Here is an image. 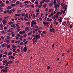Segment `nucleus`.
<instances>
[{
  "mask_svg": "<svg viewBox=\"0 0 73 73\" xmlns=\"http://www.w3.org/2000/svg\"><path fill=\"white\" fill-rule=\"evenodd\" d=\"M46 3H49L50 2V0H46L45 1Z\"/></svg>",
  "mask_w": 73,
  "mask_h": 73,
  "instance_id": "33",
  "label": "nucleus"
},
{
  "mask_svg": "<svg viewBox=\"0 0 73 73\" xmlns=\"http://www.w3.org/2000/svg\"><path fill=\"white\" fill-rule=\"evenodd\" d=\"M57 3H58L59 4H61V1H60L58 0H57Z\"/></svg>",
  "mask_w": 73,
  "mask_h": 73,
  "instance_id": "25",
  "label": "nucleus"
},
{
  "mask_svg": "<svg viewBox=\"0 0 73 73\" xmlns=\"http://www.w3.org/2000/svg\"><path fill=\"white\" fill-rule=\"evenodd\" d=\"M44 1H45V0H43L40 3V4H43V3H44Z\"/></svg>",
  "mask_w": 73,
  "mask_h": 73,
  "instance_id": "19",
  "label": "nucleus"
},
{
  "mask_svg": "<svg viewBox=\"0 0 73 73\" xmlns=\"http://www.w3.org/2000/svg\"><path fill=\"white\" fill-rule=\"evenodd\" d=\"M7 32H12V30H11V29H9L8 30H7Z\"/></svg>",
  "mask_w": 73,
  "mask_h": 73,
  "instance_id": "32",
  "label": "nucleus"
},
{
  "mask_svg": "<svg viewBox=\"0 0 73 73\" xmlns=\"http://www.w3.org/2000/svg\"><path fill=\"white\" fill-rule=\"evenodd\" d=\"M2 22L3 24H4V25H5L6 23L7 22H6V20H5V19L3 20L2 21Z\"/></svg>",
  "mask_w": 73,
  "mask_h": 73,
  "instance_id": "4",
  "label": "nucleus"
},
{
  "mask_svg": "<svg viewBox=\"0 0 73 73\" xmlns=\"http://www.w3.org/2000/svg\"><path fill=\"white\" fill-rule=\"evenodd\" d=\"M53 11V9H48V12H52Z\"/></svg>",
  "mask_w": 73,
  "mask_h": 73,
  "instance_id": "17",
  "label": "nucleus"
},
{
  "mask_svg": "<svg viewBox=\"0 0 73 73\" xmlns=\"http://www.w3.org/2000/svg\"><path fill=\"white\" fill-rule=\"evenodd\" d=\"M9 62V64H12V63L13 62V61H12V60H10Z\"/></svg>",
  "mask_w": 73,
  "mask_h": 73,
  "instance_id": "42",
  "label": "nucleus"
},
{
  "mask_svg": "<svg viewBox=\"0 0 73 73\" xmlns=\"http://www.w3.org/2000/svg\"><path fill=\"white\" fill-rule=\"evenodd\" d=\"M12 12V11L11 10H10V11H9V12L8 13V14H11V13Z\"/></svg>",
  "mask_w": 73,
  "mask_h": 73,
  "instance_id": "44",
  "label": "nucleus"
},
{
  "mask_svg": "<svg viewBox=\"0 0 73 73\" xmlns=\"http://www.w3.org/2000/svg\"><path fill=\"white\" fill-rule=\"evenodd\" d=\"M11 7H15V4H11Z\"/></svg>",
  "mask_w": 73,
  "mask_h": 73,
  "instance_id": "46",
  "label": "nucleus"
},
{
  "mask_svg": "<svg viewBox=\"0 0 73 73\" xmlns=\"http://www.w3.org/2000/svg\"><path fill=\"white\" fill-rule=\"evenodd\" d=\"M52 5H53V2H52V3H50L49 4V6H50V7H51Z\"/></svg>",
  "mask_w": 73,
  "mask_h": 73,
  "instance_id": "16",
  "label": "nucleus"
},
{
  "mask_svg": "<svg viewBox=\"0 0 73 73\" xmlns=\"http://www.w3.org/2000/svg\"><path fill=\"white\" fill-rule=\"evenodd\" d=\"M9 16L5 17H4V19H8L9 18Z\"/></svg>",
  "mask_w": 73,
  "mask_h": 73,
  "instance_id": "51",
  "label": "nucleus"
},
{
  "mask_svg": "<svg viewBox=\"0 0 73 73\" xmlns=\"http://www.w3.org/2000/svg\"><path fill=\"white\" fill-rule=\"evenodd\" d=\"M58 21H59V22L60 23H62V19H58Z\"/></svg>",
  "mask_w": 73,
  "mask_h": 73,
  "instance_id": "6",
  "label": "nucleus"
},
{
  "mask_svg": "<svg viewBox=\"0 0 73 73\" xmlns=\"http://www.w3.org/2000/svg\"><path fill=\"white\" fill-rule=\"evenodd\" d=\"M16 27H19V25L17 24H15Z\"/></svg>",
  "mask_w": 73,
  "mask_h": 73,
  "instance_id": "60",
  "label": "nucleus"
},
{
  "mask_svg": "<svg viewBox=\"0 0 73 73\" xmlns=\"http://www.w3.org/2000/svg\"><path fill=\"white\" fill-rule=\"evenodd\" d=\"M31 23H32L33 24V25H36L37 24V23L36 22H35L34 21H33Z\"/></svg>",
  "mask_w": 73,
  "mask_h": 73,
  "instance_id": "3",
  "label": "nucleus"
},
{
  "mask_svg": "<svg viewBox=\"0 0 73 73\" xmlns=\"http://www.w3.org/2000/svg\"><path fill=\"white\" fill-rule=\"evenodd\" d=\"M31 27H33V24L32 23H31Z\"/></svg>",
  "mask_w": 73,
  "mask_h": 73,
  "instance_id": "62",
  "label": "nucleus"
},
{
  "mask_svg": "<svg viewBox=\"0 0 73 73\" xmlns=\"http://www.w3.org/2000/svg\"><path fill=\"white\" fill-rule=\"evenodd\" d=\"M11 27H12V28H15V24H13V25H11Z\"/></svg>",
  "mask_w": 73,
  "mask_h": 73,
  "instance_id": "7",
  "label": "nucleus"
},
{
  "mask_svg": "<svg viewBox=\"0 0 73 73\" xmlns=\"http://www.w3.org/2000/svg\"><path fill=\"white\" fill-rule=\"evenodd\" d=\"M10 47V44L9 45L7 46V49H8V48H9Z\"/></svg>",
  "mask_w": 73,
  "mask_h": 73,
  "instance_id": "53",
  "label": "nucleus"
},
{
  "mask_svg": "<svg viewBox=\"0 0 73 73\" xmlns=\"http://www.w3.org/2000/svg\"><path fill=\"white\" fill-rule=\"evenodd\" d=\"M11 54H12V51H10L8 53V56H10V55H11Z\"/></svg>",
  "mask_w": 73,
  "mask_h": 73,
  "instance_id": "18",
  "label": "nucleus"
},
{
  "mask_svg": "<svg viewBox=\"0 0 73 73\" xmlns=\"http://www.w3.org/2000/svg\"><path fill=\"white\" fill-rule=\"evenodd\" d=\"M12 8L11 6H8L7 8V9H12Z\"/></svg>",
  "mask_w": 73,
  "mask_h": 73,
  "instance_id": "22",
  "label": "nucleus"
},
{
  "mask_svg": "<svg viewBox=\"0 0 73 73\" xmlns=\"http://www.w3.org/2000/svg\"><path fill=\"white\" fill-rule=\"evenodd\" d=\"M17 13H21V10H19L17 11Z\"/></svg>",
  "mask_w": 73,
  "mask_h": 73,
  "instance_id": "23",
  "label": "nucleus"
},
{
  "mask_svg": "<svg viewBox=\"0 0 73 73\" xmlns=\"http://www.w3.org/2000/svg\"><path fill=\"white\" fill-rule=\"evenodd\" d=\"M54 5H55L56 4V0H54Z\"/></svg>",
  "mask_w": 73,
  "mask_h": 73,
  "instance_id": "28",
  "label": "nucleus"
},
{
  "mask_svg": "<svg viewBox=\"0 0 73 73\" xmlns=\"http://www.w3.org/2000/svg\"><path fill=\"white\" fill-rule=\"evenodd\" d=\"M67 7V5H65L63 7V9H64V10H66V9H67L66 8V7Z\"/></svg>",
  "mask_w": 73,
  "mask_h": 73,
  "instance_id": "11",
  "label": "nucleus"
},
{
  "mask_svg": "<svg viewBox=\"0 0 73 73\" xmlns=\"http://www.w3.org/2000/svg\"><path fill=\"white\" fill-rule=\"evenodd\" d=\"M27 50V46H25L24 48H23V50H24V52H26Z\"/></svg>",
  "mask_w": 73,
  "mask_h": 73,
  "instance_id": "10",
  "label": "nucleus"
},
{
  "mask_svg": "<svg viewBox=\"0 0 73 73\" xmlns=\"http://www.w3.org/2000/svg\"><path fill=\"white\" fill-rule=\"evenodd\" d=\"M7 71H8V70H5L4 69L3 70V71L4 73H7Z\"/></svg>",
  "mask_w": 73,
  "mask_h": 73,
  "instance_id": "12",
  "label": "nucleus"
},
{
  "mask_svg": "<svg viewBox=\"0 0 73 73\" xmlns=\"http://www.w3.org/2000/svg\"><path fill=\"white\" fill-rule=\"evenodd\" d=\"M54 28H52V29H50V32H52V31H54Z\"/></svg>",
  "mask_w": 73,
  "mask_h": 73,
  "instance_id": "14",
  "label": "nucleus"
},
{
  "mask_svg": "<svg viewBox=\"0 0 73 73\" xmlns=\"http://www.w3.org/2000/svg\"><path fill=\"white\" fill-rule=\"evenodd\" d=\"M22 16H24L25 15V13H24L21 14Z\"/></svg>",
  "mask_w": 73,
  "mask_h": 73,
  "instance_id": "50",
  "label": "nucleus"
},
{
  "mask_svg": "<svg viewBox=\"0 0 73 73\" xmlns=\"http://www.w3.org/2000/svg\"><path fill=\"white\" fill-rule=\"evenodd\" d=\"M27 42H28V41H27L25 42L24 43V44L25 45H27Z\"/></svg>",
  "mask_w": 73,
  "mask_h": 73,
  "instance_id": "41",
  "label": "nucleus"
},
{
  "mask_svg": "<svg viewBox=\"0 0 73 73\" xmlns=\"http://www.w3.org/2000/svg\"><path fill=\"white\" fill-rule=\"evenodd\" d=\"M66 9H65V10H64V11H63V14H64V13H65V11H66Z\"/></svg>",
  "mask_w": 73,
  "mask_h": 73,
  "instance_id": "56",
  "label": "nucleus"
},
{
  "mask_svg": "<svg viewBox=\"0 0 73 73\" xmlns=\"http://www.w3.org/2000/svg\"><path fill=\"white\" fill-rule=\"evenodd\" d=\"M59 7V5L56 4L55 5L54 8H58Z\"/></svg>",
  "mask_w": 73,
  "mask_h": 73,
  "instance_id": "9",
  "label": "nucleus"
},
{
  "mask_svg": "<svg viewBox=\"0 0 73 73\" xmlns=\"http://www.w3.org/2000/svg\"><path fill=\"white\" fill-rule=\"evenodd\" d=\"M31 19L32 18V17H31V14H29V18Z\"/></svg>",
  "mask_w": 73,
  "mask_h": 73,
  "instance_id": "27",
  "label": "nucleus"
},
{
  "mask_svg": "<svg viewBox=\"0 0 73 73\" xmlns=\"http://www.w3.org/2000/svg\"><path fill=\"white\" fill-rule=\"evenodd\" d=\"M6 65H9V62H6Z\"/></svg>",
  "mask_w": 73,
  "mask_h": 73,
  "instance_id": "59",
  "label": "nucleus"
},
{
  "mask_svg": "<svg viewBox=\"0 0 73 73\" xmlns=\"http://www.w3.org/2000/svg\"><path fill=\"white\" fill-rule=\"evenodd\" d=\"M2 32H3L4 34H6V33H7V32L6 31H2Z\"/></svg>",
  "mask_w": 73,
  "mask_h": 73,
  "instance_id": "38",
  "label": "nucleus"
},
{
  "mask_svg": "<svg viewBox=\"0 0 73 73\" xmlns=\"http://www.w3.org/2000/svg\"><path fill=\"white\" fill-rule=\"evenodd\" d=\"M38 10L37 9L36 10V11L37 12H40V11L39 10H40V9H38Z\"/></svg>",
  "mask_w": 73,
  "mask_h": 73,
  "instance_id": "49",
  "label": "nucleus"
},
{
  "mask_svg": "<svg viewBox=\"0 0 73 73\" xmlns=\"http://www.w3.org/2000/svg\"><path fill=\"white\" fill-rule=\"evenodd\" d=\"M25 17H27L28 19H29V17H28V13H26L25 15Z\"/></svg>",
  "mask_w": 73,
  "mask_h": 73,
  "instance_id": "26",
  "label": "nucleus"
},
{
  "mask_svg": "<svg viewBox=\"0 0 73 73\" xmlns=\"http://www.w3.org/2000/svg\"><path fill=\"white\" fill-rule=\"evenodd\" d=\"M17 35L18 37H20V36H21V35L19 34L18 33L17 34Z\"/></svg>",
  "mask_w": 73,
  "mask_h": 73,
  "instance_id": "43",
  "label": "nucleus"
},
{
  "mask_svg": "<svg viewBox=\"0 0 73 73\" xmlns=\"http://www.w3.org/2000/svg\"><path fill=\"white\" fill-rule=\"evenodd\" d=\"M4 54H6V55L8 54V52L7 51H5L4 52Z\"/></svg>",
  "mask_w": 73,
  "mask_h": 73,
  "instance_id": "52",
  "label": "nucleus"
},
{
  "mask_svg": "<svg viewBox=\"0 0 73 73\" xmlns=\"http://www.w3.org/2000/svg\"><path fill=\"white\" fill-rule=\"evenodd\" d=\"M6 37L7 39H10V37L9 36H6Z\"/></svg>",
  "mask_w": 73,
  "mask_h": 73,
  "instance_id": "37",
  "label": "nucleus"
},
{
  "mask_svg": "<svg viewBox=\"0 0 73 73\" xmlns=\"http://www.w3.org/2000/svg\"><path fill=\"white\" fill-rule=\"evenodd\" d=\"M39 38H40V37L39 36H38V35L37 34L36 35H35V38L36 39H37V40Z\"/></svg>",
  "mask_w": 73,
  "mask_h": 73,
  "instance_id": "1",
  "label": "nucleus"
},
{
  "mask_svg": "<svg viewBox=\"0 0 73 73\" xmlns=\"http://www.w3.org/2000/svg\"><path fill=\"white\" fill-rule=\"evenodd\" d=\"M32 33V31H31L30 32L28 33V35H31Z\"/></svg>",
  "mask_w": 73,
  "mask_h": 73,
  "instance_id": "34",
  "label": "nucleus"
},
{
  "mask_svg": "<svg viewBox=\"0 0 73 73\" xmlns=\"http://www.w3.org/2000/svg\"><path fill=\"white\" fill-rule=\"evenodd\" d=\"M10 42V41L9 40H7V42L6 43L7 44H9V42Z\"/></svg>",
  "mask_w": 73,
  "mask_h": 73,
  "instance_id": "47",
  "label": "nucleus"
},
{
  "mask_svg": "<svg viewBox=\"0 0 73 73\" xmlns=\"http://www.w3.org/2000/svg\"><path fill=\"white\" fill-rule=\"evenodd\" d=\"M4 6H5V5H4V4L3 3H2L1 4V5H0V7H4Z\"/></svg>",
  "mask_w": 73,
  "mask_h": 73,
  "instance_id": "21",
  "label": "nucleus"
},
{
  "mask_svg": "<svg viewBox=\"0 0 73 73\" xmlns=\"http://www.w3.org/2000/svg\"><path fill=\"white\" fill-rule=\"evenodd\" d=\"M15 50H16V49H13L12 50V51L13 52H15Z\"/></svg>",
  "mask_w": 73,
  "mask_h": 73,
  "instance_id": "63",
  "label": "nucleus"
},
{
  "mask_svg": "<svg viewBox=\"0 0 73 73\" xmlns=\"http://www.w3.org/2000/svg\"><path fill=\"white\" fill-rule=\"evenodd\" d=\"M43 23L44 25H48L49 24V22H45L44 21Z\"/></svg>",
  "mask_w": 73,
  "mask_h": 73,
  "instance_id": "2",
  "label": "nucleus"
},
{
  "mask_svg": "<svg viewBox=\"0 0 73 73\" xmlns=\"http://www.w3.org/2000/svg\"><path fill=\"white\" fill-rule=\"evenodd\" d=\"M66 22H64L62 23V25H65L66 24Z\"/></svg>",
  "mask_w": 73,
  "mask_h": 73,
  "instance_id": "20",
  "label": "nucleus"
},
{
  "mask_svg": "<svg viewBox=\"0 0 73 73\" xmlns=\"http://www.w3.org/2000/svg\"><path fill=\"white\" fill-rule=\"evenodd\" d=\"M60 15V12H58L57 13V14L56 15V19H58V15Z\"/></svg>",
  "mask_w": 73,
  "mask_h": 73,
  "instance_id": "5",
  "label": "nucleus"
},
{
  "mask_svg": "<svg viewBox=\"0 0 73 73\" xmlns=\"http://www.w3.org/2000/svg\"><path fill=\"white\" fill-rule=\"evenodd\" d=\"M20 45L22 46L24 45V43L23 42H21L20 43Z\"/></svg>",
  "mask_w": 73,
  "mask_h": 73,
  "instance_id": "29",
  "label": "nucleus"
},
{
  "mask_svg": "<svg viewBox=\"0 0 73 73\" xmlns=\"http://www.w3.org/2000/svg\"><path fill=\"white\" fill-rule=\"evenodd\" d=\"M31 5H27V8H30V7H31Z\"/></svg>",
  "mask_w": 73,
  "mask_h": 73,
  "instance_id": "54",
  "label": "nucleus"
},
{
  "mask_svg": "<svg viewBox=\"0 0 73 73\" xmlns=\"http://www.w3.org/2000/svg\"><path fill=\"white\" fill-rule=\"evenodd\" d=\"M50 29H52V24H51L50 27Z\"/></svg>",
  "mask_w": 73,
  "mask_h": 73,
  "instance_id": "58",
  "label": "nucleus"
},
{
  "mask_svg": "<svg viewBox=\"0 0 73 73\" xmlns=\"http://www.w3.org/2000/svg\"><path fill=\"white\" fill-rule=\"evenodd\" d=\"M7 62V60H5L3 62V64H4V63H5V64H6Z\"/></svg>",
  "mask_w": 73,
  "mask_h": 73,
  "instance_id": "35",
  "label": "nucleus"
},
{
  "mask_svg": "<svg viewBox=\"0 0 73 73\" xmlns=\"http://www.w3.org/2000/svg\"><path fill=\"white\" fill-rule=\"evenodd\" d=\"M19 3H20V2L19 1H17L16 3V5H18L19 4Z\"/></svg>",
  "mask_w": 73,
  "mask_h": 73,
  "instance_id": "31",
  "label": "nucleus"
},
{
  "mask_svg": "<svg viewBox=\"0 0 73 73\" xmlns=\"http://www.w3.org/2000/svg\"><path fill=\"white\" fill-rule=\"evenodd\" d=\"M6 56H7L5 55H3V56H2V57L3 58H4V57H6Z\"/></svg>",
  "mask_w": 73,
  "mask_h": 73,
  "instance_id": "57",
  "label": "nucleus"
},
{
  "mask_svg": "<svg viewBox=\"0 0 73 73\" xmlns=\"http://www.w3.org/2000/svg\"><path fill=\"white\" fill-rule=\"evenodd\" d=\"M2 56H3V54H0V58H1L2 57Z\"/></svg>",
  "mask_w": 73,
  "mask_h": 73,
  "instance_id": "45",
  "label": "nucleus"
},
{
  "mask_svg": "<svg viewBox=\"0 0 73 73\" xmlns=\"http://www.w3.org/2000/svg\"><path fill=\"white\" fill-rule=\"evenodd\" d=\"M6 3V4H9V1L8 0H7Z\"/></svg>",
  "mask_w": 73,
  "mask_h": 73,
  "instance_id": "36",
  "label": "nucleus"
},
{
  "mask_svg": "<svg viewBox=\"0 0 73 73\" xmlns=\"http://www.w3.org/2000/svg\"><path fill=\"white\" fill-rule=\"evenodd\" d=\"M14 42H15V40H12L11 42V43H12L13 44H14Z\"/></svg>",
  "mask_w": 73,
  "mask_h": 73,
  "instance_id": "48",
  "label": "nucleus"
},
{
  "mask_svg": "<svg viewBox=\"0 0 73 73\" xmlns=\"http://www.w3.org/2000/svg\"><path fill=\"white\" fill-rule=\"evenodd\" d=\"M19 34H20L21 35H23V32H22V31H20L19 32Z\"/></svg>",
  "mask_w": 73,
  "mask_h": 73,
  "instance_id": "39",
  "label": "nucleus"
},
{
  "mask_svg": "<svg viewBox=\"0 0 73 73\" xmlns=\"http://www.w3.org/2000/svg\"><path fill=\"white\" fill-rule=\"evenodd\" d=\"M31 8H34L35 7V6L34 5H32L31 6Z\"/></svg>",
  "mask_w": 73,
  "mask_h": 73,
  "instance_id": "64",
  "label": "nucleus"
},
{
  "mask_svg": "<svg viewBox=\"0 0 73 73\" xmlns=\"http://www.w3.org/2000/svg\"><path fill=\"white\" fill-rule=\"evenodd\" d=\"M38 1H37V0H36V1L35 2V4H38Z\"/></svg>",
  "mask_w": 73,
  "mask_h": 73,
  "instance_id": "30",
  "label": "nucleus"
},
{
  "mask_svg": "<svg viewBox=\"0 0 73 73\" xmlns=\"http://www.w3.org/2000/svg\"><path fill=\"white\" fill-rule=\"evenodd\" d=\"M9 25H12V24H13V23L12 22H9L8 23Z\"/></svg>",
  "mask_w": 73,
  "mask_h": 73,
  "instance_id": "15",
  "label": "nucleus"
},
{
  "mask_svg": "<svg viewBox=\"0 0 73 73\" xmlns=\"http://www.w3.org/2000/svg\"><path fill=\"white\" fill-rule=\"evenodd\" d=\"M48 11V9L47 8H46L45 9V11H46V12H47Z\"/></svg>",
  "mask_w": 73,
  "mask_h": 73,
  "instance_id": "61",
  "label": "nucleus"
},
{
  "mask_svg": "<svg viewBox=\"0 0 73 73\" xmlns=\"http://www.w3.org/2000/svg\"><path fill=\"white\" fill-rule=\"evenodd\" d=\"M12 47L13 48H17V46H15L14 44H13L12 45Z\"/></svg>",
  "mask_w": 73,
  "mask_h": 73,
  "instance_id": "13",
  "label": "nucleus"
},
{
  "mask_svg": "<svg viewBox=\"0 0 73 73\" xmlns=\"http://www.w3.org/2000/svg\"><path fill=\"white\" fill-rule=\"evenodd\" d=\"M21 14H15V16H21Z\"/></svg>",
  "mask_w": 73,
  "mask_h": 73,
  "instance_id": "24",
  "label": "nucleus"
},
{
  "mask_svg": "<svg viewBox=\"0 0 73 73\" xmlns=\"http://www.w3.org/2000/svg\"><path fill=\"white\" fill-rule=\"evenodd\" d=\"M26 24H27L29 25V24H30V22H27V23Z\"/></svg>",
  "mask_w": 73,
  "mask_h": 73,
  "instance_id": "55",
  "label": "nucleus"
},
{
  "mask_svg": "<svg viewBox=\"0 0 73 73\" xmlns=\"http://www.w3.org/2000/svg\"><path fill=\"white\" fill-rule=\"evenodd\" d=\"M11 58H12V59H14V56L11 55L9 56V59H10Z\"/></svg>",
  "mask_w": 73,
  "mask_h": 73,
  "instance_id": "8",
  "label": "nucleus"
},
{
  "mask_svg": "<svg viewBox=\"0 0 73 73\" xmlns=\"http://www.w3.org/2000/svg\"><path fill=\"white\" fill-rule=\"evenodd\" d=\"M24 3H25V4H28L29 3H28V1H25L24 2Z\"/></svg>",
  "mask_w": 73,
  "mask_h": 73,
  "instance_id": "40",
  "label": "nucleus"
}]
</instances>
